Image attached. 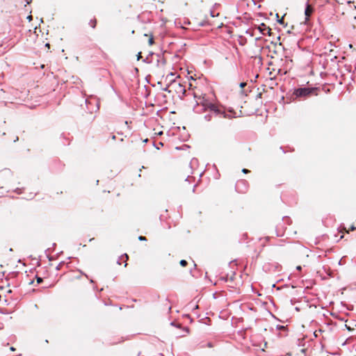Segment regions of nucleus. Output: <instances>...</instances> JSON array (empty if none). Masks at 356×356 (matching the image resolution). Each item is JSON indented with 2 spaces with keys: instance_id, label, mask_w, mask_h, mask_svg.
<instances>
[{
  "instance_id": "obj_1",
  "label": "nucleus",
  "mask_w": 356,
  "mask_h": 356,
  "mask_svg": "<svg viewBox=\"0 0 356 356\" xmlns=\"http://www.w3.org/2000/svg\"><path fill=\"white\" fill-rule=\"evenodd\" d=\"M316 91V88H302L296 90L295 92V95L297 97H308L313 93H314L316 95L317 94Z\"/></svg>"
},
{
  "instance_id": "obj_2",
  "label": "nucleus",
  "mask_w": 356,
  "mask_h": 356,
  "mask_svg": "<svg viewBox=\"0 0 356 356\" xmlns=\"http://www.w3.org/2000/svg\"><path fill=\"white\" fill-rule=\"evenodd\" d=\"M314 11V7L310 4H307V6H306V8L305 10V24H307L309 22V17L313 14Z\"/></svg>"
},
{
  "instance_id": "obj_3",
  "label": "nucleus",
  "mask_w": 356,
  "mask_h": 356,
  "mask_svg": "<svg viewBox=\"0 0 356 356\" xmlns=\"http://www.w3.org/2000/svg\"><path fill=\"white\" fill-rule=\"evenodd\" d=\"M257 29H259V32L264 35H271V29L269 26H266L264 23L261 24Z\"/></svg>"
},
{
  "instance_id": "obj_4",
  "label": "nucleus",
  "mask_w": 356,
  "mask_h": 356,
  "mask_svg": "<svg viewBox=\"0 0 356 356\" xmlns=\"http://www.w3.org/2000/svg\"><path fill=\"white\" fill-rule=\"evenodd\" d=\"M208 108L211 111H213L214 113H218L220 112L219 109L218 108L217 106H216L215 104H210L209 105H208Z\"/></svg>"
},
{
  "instance_id": "obj_5",
  "label": "nucleus",
  "mask_w": 356,
  "mask_h": 356,
  "mask_svg": "<svg viewBox=\"0 0 356 356\" xmlns=\"http://www.w3.org/2000/svg\"><path fill=\"white\" fill-rule=\"evenodd\" d=\"M109 131H110V129L108 128H106V129H104L103 134L104 136L111 134V139L113 140H115V136L113 134V133H110Z\"/></svg>"
},
{
  "instance_id": "obj_6",
  "label": "nucleus",
  "mask_w": 356,
  "mask_h": 356,
  "mask_svg": "<svg viewBox=\"0 0 356 356\" xmlns=\"http://www.w3.org/2000/svg\"><path fill=\"white\" fill-rule=\"evenodd\" d=\"M89 24L92 29H95L97 25V19L95 17L90 19L89 22Z\"/></svg>"
},
{
  "instance_id": "obj_7",
  "label": "nucleus",
  "mask_w": 356,
  "mask_h": 356,
  "mask_svg": "<svg viewBox=\"0 0 356 356\" xmlns=\"http://www.w3.org/2000/svg\"><path fill=\"white\" fill-rule=\"evenodd\" d=\"M355 1H348V5H349V7H350V8H354V9H355V10H356V5H355Z\"/></svg>"
},
{
  "instance_id": "obj_8",
  "label": "nucleus",
  "mask_w": 356,
  "mask_h": 356,
  "mask_svg": "<svg viewBox=\"0 0 356 356\" xmlns=\"http://www.w3.org/2000/svg\"><path fill=\"white\" fill-rule=\"evenodd\" d=\"M179 264H180V265H181V266L185 267V266H187V264H188V263H187V261H186V260L182 259V260H181V261H180Z\"/></svg>"
},
{
  "instance_id": "obj_9",
  "label": "nucleus",
  "mask_w": 356,
  "mask_h": 356,
  "mask_svg": "<svg viewBox=\"0 0 356 356\" xmlns=\"http://www.w3.org/2000/svg\"><path fill=\"white\" fill-rule=\"evenodd\" d=\"M209 15H210L211 17H214L216 16H218L219 13H218L216 14L213 11L210 10L209 11Z\"/></svg>"
},
{
  "instance_id": "obj_10",
  "label": "nucleus",
  "mask_w": 356,
  "mask_h": 356,
  "mask_svg": "<svg viewBox=\"0 0 356 356\" xmlns=\"http://www.w3.org/2000/svg\"><path fill=\"white\" fill-rule=\"evenodd\" d=\"M149 45H152L154 44V38L152 35H150L149 36Z\"/></svg>"
},
{
  "instance_id": "obj_11",
  "label": "nucleus",
  "mask_w": 356,
  "mask_h": 356,
  "mask_svg": "<svg viewBox=\"0 0 356 356\" xmlns=\"http://www.w3.org/2000/svg\"><path fill=\"white\" fill-rule=\"evenodd\" d=\"M178 86L179 88H181V91H182L181 92L183 94H185V92H186L185 88L180 83H178Z\"/></svg>"
},
{
  "instance_id": "obj_12",
  "label": "nucleus",
  "mask_w": 356,
  "mask_h": 356,
  "mask_svg": "<svg viewBox=\"0 0 356 356\" xmlns=\"http://www.w3.org/2000/svg\"><path fill=\"white\" fill-rule=\"evenodd\" d=\"M36 280H37V283L38 284H40L42 282V278L40 277H36Z\"/></svg>"
},
{
  "instance_id": "obj_13",
  "label": "nucleus",
  "mask_w": 356,
  "mask_h": 356,
  "mask_svg": "<svg viewBox=\"0 0 356 356\" xmlns=\"http://www.w3.org/2000/svg\"><path fill=\"white\" fill-rule=\"evenodd\" d=\"M138 239H139L140 241H146V240H147V238H146L145 236H140L138 237Z\"/></svg>"
},
{
  "instance_id": "obj_14",
  "label": "nucleus",
  "mask_w": 356,
  "mask_h": 356,
  "mask_svg": "<svg viewBox=\"0 0 356 356\" xmlns=\"http://www.w3.org/2000/svg\"><path fill=\"white\" fill-rule=\"evenodd\" d=\"M286 15V14H284V15L282 16V17L280 19H278V22L280 23V24H282L283 23V19H284V17Z\"/></svg>"
},
{
  "instance_id": "obj_15",
  "label": "nucleus",
  "mask_w": 356,
  "mask_h": 356,
  "mask_svg": "<svg viewBox=\"0 0 356 356\" xmlns=\"http://www.w3.org/2000/svg\"><path fill=\"white\" fill-rule=\"evenodd\" d=\"M242 172H243V173L246 174V173H248V172H250V170H248V169H246V168H243V169L242 170Z\"/></svg>"
},
{
  "instance_id": "obj_16",
  "label": "nucleus",
  "mask_w": 356,
  "mask_h": 356,
  "mask_svg": "<svg viewBox=\"0 0 356 356\" xmlns=\"http://www.w3.org/2000/svg\"><path fill=\"white\" fill-rule=\"evenodd\" d=\"M245 86H246V83H245V82H242V83H240V87H241V88H243V87H245Z\"/></svg>"
},
{
  "instance_id": "obj_17",
  "label": "nucleus",
  "mask_w": 356,
  "mask_h": 356,
  "mask_svg": "<svg viewBox=\"0 0 356 356\" xmlns=\"http://www.w3.org/2000/svg\"><path fill=\"white\" fill-rule=\"evenodd\" d=\"M140 58H142L141 52H139V53L138 54V58H137V59H138V60H140Z\"/></svg>"
},
{
  "instance_id": "obj_18",
  "label": "nucleus",
  "mask_w": 356,
  "mask_h": 356,
  "mask_svg": "<svg viewBox=\"0 0 356 356\" xmlns=\"http://www.w3.org/2000/svg\"><path fill=\"white\" fill-rule=\"evenodd\" d=\"M356 229V227L354 225H352L350 228V230L354 231Z\"/></svg>"
},
{
  "instance_id": "obj_19",
  "label": "nucleus",
  "mask_w": 356,
  "mask_h": 356,
  "mask_svg": "<svg viewBox=\"0 0 356 356\" xmlns=\"http://www.w3.org/2000/svg\"><path fill=\"white\" fill-rule=\"evenodd\" d=\"M296 269H297L298 270L300 271V270H301V269H302V268H301V266H297V267H296Z\"/></svg>"
},
{
  "instance_id": "obj_20",
  "label": "nucleus",
  "mask_w": 356,
  "mask_h": 356,
  "mask_svg": "<svg viewBox=\"0 0 356 356\" xmlns=\"http://www.w3.org/2000/svg\"><path fill=\"white\" fill-rule=\"evenodd\" d=\"M207 346H208V347H209V348H212V347H213V345H212V343H208V345H207Z\"/></svg>"
},
{
  "instance_id": "obj_21",
  "label": "nucleus",
  "mask_w": 356,
  "mask_h": 356,
  "mask_svg": "<svg viewBox=\"0 0 356 356\" xmlns=\"http://www.w3.org/2000/svg\"><path fill=\"white\" fill-rule=\"evenodd\" d=\"M343 230L347 233H349V230H346V227H343Z\"/></svg>"
},
{
  "instance_id": "obj_22",
  "label": "nucleus",
  "mask_w": 356,
  "mask_h": 356,
  "mask_svg": "<svg viewBox=\"0 0 356 356\" xmlns=\"http://www.w3.org/2000/svg\"><path fill=\"white\" fill-rule=\"evenodd\" d=\"M45 46H46L48 49H49V48H50V44H49V43H47V44H45Z\"/></svg>"
},
{
  "instance_id": "obj_23",
  "label": "nucleus",
  "mask_w": 356,
  "mask_h": 356,
  "mask_svg": "<svg viewBox=\"0 0 356 356\" xmlns=\"http://www.w3.org/2000/svg\"><path fill=\"white\" fill-rule=\"evenodd\" d=\"M10 349L11 351H15V348L14 347H10Z\"/></svg>"
},
{
  "instance_id": "obj_24",
  "label": "nucleus",
  "mask_w": 356,
  "mask_h": 356,
  "mask_svg": "<svg viewBox=\"0 0 356 356\" xmlns=\"http://www.w3.org/2000/svg\"><path fill=\"white\" fill-rule=\"evenodd\" d=\"M28 18L29 19V20H31L32 19V16L31 15Z\"/></svg>"
},
{
  "instance_id": "obj_25",
  "label": "nucleus",
  "mask_w": 356,
  "mask_h": 356,
  "mask_svg": "<svg viewBox=\"0 0 356 356\" xmlns=\"http://www.w3.org/2000/svg\"><path fill=\"white\" fill-rule=\"evenodd\" d=\"M159 134V135H162V134H163V132H162V131L159 132V134Z\"/></svg>"
},
{
  "instance_id": "obj_26",
  "label": "nucleus",
  "mask_w": 356,
  "mask_h": 356,
  "mask_svg": "<svg viewBox=\"0 0 356 356\" xmlns=\"http://www.w3.org/2000/svg\"><path fill=\"white\" fill-rule=\"evenodd\" d=\"M7 292H8V293H11V292H12V291H11L10 289H9V290H8V291H7Z\"/></svg>"
},
{
  "instance_id": "obj_27",
  "label": "nucleus",
  "mask_w": 356,
  "mask_h": 356,
  "mask_svg": "<svg viewBox=\"0 0 356 356\" xmlns=\"http://www.w3.org/2000/svg\"><path fill=\"white\" fill-rule=\"evenodd\" d=\"M80 278H81V276H77L76 277V279H78V280L80 279Z\"/></svg>"
},
{
  "instance_id": "obj_28",
  "label": "nucleus",
  "mask_w": 356,
  "mask_h": 356,
  "mask_svg": "<svg viewBox=\"0 0 356 356\" xmlns=\"http://www.w3.org/2000/svg\"><path fill=\"white\" fill-rule=\"evenodd\" d=\"M276 17L279 18V15L277 13L276 14Z\"/></svg>"
}]
</instances>
